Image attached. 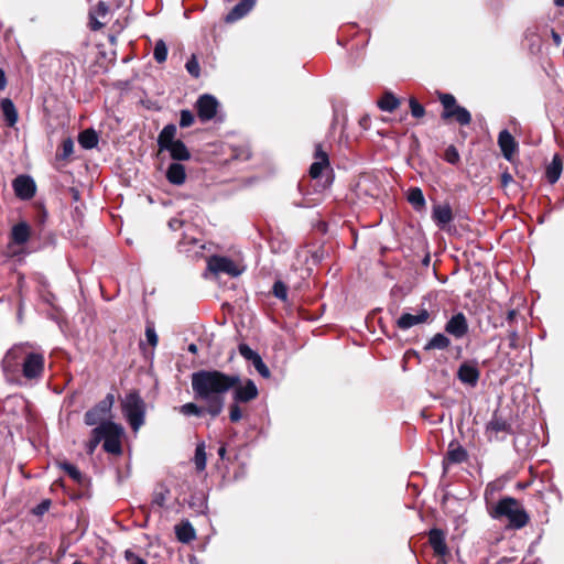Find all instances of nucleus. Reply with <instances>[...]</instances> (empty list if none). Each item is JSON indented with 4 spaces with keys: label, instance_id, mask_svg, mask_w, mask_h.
Instances as JSON below:
<instances>
[{
    "label": "nucleus",
    "instance_id": "47",
    "mask_svg": "<svg viewBox=\"0 0 564 564\" xmlns=\"http://www.w3.org/2000/svg\"><path fill=\"white\" fill-rule=\"evenodd\" d=\"M74 152V143L70 139H66L62 143V154L63 159L68 158Z\"/></svg>",
    "mask_w": 564,
    "mask_h": 564
},
{
    "label": "nucleus",
    "instance_id": "22",
    "mask_svg": "<svg viewBox=\"0 0 564 564\" xmlns=\"http://www.w3.org/2000/svg\"><path fill=\"white\" fill-rule=\"evenodd\" d=\"M165 177L169 183L181 186L186 181V171L180 162L171 163L166 170Z\"/></svg>",
    "mask_w": 564,
    "mask_h": 564
},
{
    "label": "nucleus",
    "instance_id": "45",
    "mask_svg": "<svg viewBox=\"0 0 564 564\" xmlns=\"http://www.w3.org/2000/svg\"><path fill=\"white\" fill-rule=\"evenodd\" d=\"M241 417H242V413H241L239 403H236V401H234V403L230 404V406H229V419L231 422L236 423V422L240 421Z\"/></svg>",
    "mask_w": 564,
    "mask_h": 564
},
{
    "label": "nucleus",
    "instance_id": "36",
    "mask_svg": "<svg viewBox=\"0 0 564 564\" xmlns=\"http://www.w3.org/2000/svg\"><path fill=\"white\" fill-rule=\"evenodd\" d=\"M61 468L76 482L80 484L83 481V475L80 470L73 464L64 462L61 463Z\"/></svg>",
    "mask_w": 564,
    "mask_h": 564
},
{
    "label": "nucleus",
    "instance_id": "30",
    "mask_svg": "<svg viewBox=\"0 0 564 564\" xmlns=\"http://www.w3.org/2000/svg\"><path fill=\"white\" fill-rule=\"evenodd\" d=\"M449 345H451V340L444 334L437 333L429 340V343L425 345L424 349L425 350H431V349L443 350V349L448 348Z\"/></svg>",
    "mask_w": 564,
    "mask_h": 564
},
{
    "label": "nucleus",
    "instance_id": "63",
    "mask_svg": "<svg viewBox=\"0 0 564 564\" xmlns=\"http://www.w3.org/2000/svg\"><path fill=\"white\" fill-rule=\"evenodd\" d=\"M73 564H83L80 561H75Z\"/></svg>",
    "mask_w": 564,
    "mask_h": 564
},
{
    "label": "nucleus",
    "instance_id": "23",
    "mask_svg": "<svg viewBox=\"0 0 564 564\" xmlns=\"http://www.w3.org/2000/svg\"><path fill=\"white\" fill-rule=\"evenodd\" d=\"M0 109L6 120V124L10 128L14 127L19 120V113L13 101L10 98L1 99Z\"/></svg>",
    "mask_w": 564,
    "mask_h": 564
},
{
    "label": "nucleus",
    "instance_id": "3",
    "mask_svg": "<svg viewBox=\"0 0 564 564\" xmlns=\"http://www.w3.org/2000/svg\"><path fill=\"white\" fill-rule=\"evenodd\" d=\"M177 128L175 124H166L158 137V145L160 151H169L174 161H187L191 159V153L181 140H175Z\"/></svg>",
    "mask_w": 564,
    "mask_h": 564
},
{
    "label": "nucleus",
    "instance_id": "13",
    "mask_svg": "<svg viewBox=\"0 0 564 564\" xmlns=\"http://www.w3.org/2000/svg\"><path fill=\"white\" fill-rule=\"evenodd\" d=\"M232 399L236 403H247L254 400L258 397V388L256 383L248 379L245 383L241 381L232 387Z\"/></svg>",
    "mask_w": 564,
    "mask_h": 564
},
{
    "label": "nucleus",
    "instance_id": "51",
    "mask_svg": "<svg viewBox=\"0 0 564 564\" xmlns=\"http://www.w3.org/2000/svg\"><path fill=\"white\" fill-rule=\"evenodd\" d=\"M182 220L180 219H171L169 221V226L173 229V230H177L182 227Z\"/></svg>",
    "mask_w": 564,
    "mask_h": 564
},
{
    "label": "nucleus",
    "instance_id": "57",
    "mask_svg": "<svg viewBox=\"0 0 564 564\" xmlns=\"http://www.w3.org/2000/svg\"><path fill=\"white\" fill-rule=\"evenodd\" d=\"M101 26H102V23H100V22H98V21H94V22H93V25H91L93 30H98V29H100Z\"/></svg>",
    "mask_w": 564,
    "mask_h": 564
},
{
    "label": "nucleus",
    "instance_id": "29",
    "mask_svg": "<svg viewBox=\"0 0 564 564\" xmlns=\"http://www.w3.org/2000/svg\"><path fill=\"white\" fill-rule=\"evenodd\" d=\"M408 200L416 210H421L425 207V198L420 187L409 189Z\"/></svg>",
    "mask_w": 564,
    "mask_h": 564
},
{
    "label": "nucleus",
    "instance_id": "41",
    "mask_svg": "<svg viewBox=\"0 0 564 564\" xmlns=\"http://www.w3.org/2000/svg\"><path fill=\"white\" fill-rule=\"evenodd\" d=\"M186 70L194 77L198 78L200 75V67L199 63L195 55H192V57L186 62Z\"/></svg>",
    "mask_w": 564,
    "mask_h": 564
},
{
    "label": "nucleus",
    "instance_id": "24",
    "mask_svg": "<svg viewBox=\"0 0 564 564\" xmlns=\"http://www.w3.org/2000/svg\"><path fill=\"white\" fill-rule=\"evenodd\" d=\"M256 4V0H240L227 14V22H235L243 18Z\"/></svg>",
    "mask_w": 564,
    "mask_h": 564
},
{
    "label": "nucleus",
    "instance_id": "48",
    "mask_svg": "<svg viewBox=\"0 0 564 564\" xmlns=\"http://www.w3.org/2000/svg\"><path fill=\"white\" fill-rule=\"evenodd\" d=\"M50 506H51V501L48 499L43 500L41 503H39L34 508L33 513L36 516H42L50 509Z\"/></svg>",
    "mask_w": 564,
    "mask_h": 564
},
{
    "label": "nucleus",
    "instance_id": "35",
    "mask_svg": "<svg viewBox=\"0 0 564 564\" xmlns=\"http://www.w3.org/2000/svg\"><path fill=\"white\" fill-rule=\"evenodd\" d=\"M153 57L158 63H164L167 57V46L163 40H159L155 43L153 50Z\"/></svg>",
    "mask_w": 564,
    "mask_h": 564
},
{
    "label": "nucleus",
    "instance_id": "58",
    "mask_svg": "<svg viewBox=\"0 0 564 564\" xmlns=\"http://www.w3.org/2000/svg\"><path fill=\"white\" fill-rule=\"evenodd\" d=\"M555 6L564 7V0H554Z\"/></svg>",
    "mask_w": 564,
    "mask_h": 564
},
{
    "label": "nucleus",
    "instance_id": "21",
    "mask_svg": "<svg viewBox=\"0 0 564 564\" xmlns=\"http://www.w3.org/2000/svg\"><path fill=\"white\" fill-rule=\"evenodd\" d=\"M498 145L506 160L511 161L518 150V143L508 130H502L498 135Z\"/></svg>",
    "mask_w": 564,
    "mask_h": 564
},
{
    "label": "nucleus",
    "instance_id": "6",
    "mask_svg": "<svg viewBox=\"0 0 564 564\" xmlns=\"http://www.w3.org/2000/svg\"><path fill=\"white\" fill-rule=\"evenodd\" d=\"M28 344L14 345L4 355L1 367L8 380H15L28 354Z\"/></svg>",
    "mask_w": 564,
    "mask_h": 564
},
{
    "label": "nucleus",
    "instance_id": "46",
    "mask_svg": "<svg viewBox=\"0 0 564 564\" xmlns=\"http://www.w3.org/2000/svg\"><path fill=\"white\" fill-rule=\"evenodd\" d=\"M239 354L246 359L251 361L256 356L257 351L252 350L247 344H240L238 347Z\"/></svg>",
    "mask_w": 564,
    "mask_h": 564
},
{
    "label": "nucleus",
    "instance_id": "26",
    "mask_svg": "<svg viewBox=\"0 0 564 564\" xmlns=\"http://www.w3.org/2000/svg\"><path fill=\"white\" fill-rule=\"evenodd\" d=\"M30 226L26 223H19L12 227L11 239L15 245H24L30 238Z\"/></svg>",
    "mask_w": 564,
    "mask_h": 564
},
{
    "label": "nucleus",
    "instance_id": "1",
    "mask_svg": "<svg viewBox=\"0 0 564 564\" xmlns=\"http://www.w3.org/2000/svg\"><path fill=\"white\" fill-rule=\"evenodd\" d=\"M194 398L206 404L207 414L218 416L225 406V395L240 382L238 375L219 370H199L191 377Z\"/></svg>",
    "mask_w": 564,
    "mask_h": 564
},
{
    "label": "nucleus",
    "instance_id": "56",
    "mask_svg": "<svg viewBox=\"0 0 564 564\" xmlns=\"http://www.w3.org/2000/svg\"><path fill=\"white\" fill-rule=\"evenodd\" d=\"M218 455L221 459L225 458V455H226V447L224 445H221L219 448H218Z\"/></svg>",
    "mask_w": 564,
    "mask_h": 564
},
{
    "label": "nucleus",
    "instance_id": "11",
    "mask_svg": "<svg viewBox=\"0 0 564 564\" xmlns=\"http://www.w3.org/2000/svg\"><path fill=\"white\" fill-rule=\"evenodd\" d=\"M45 359L40 352L29 351L22 362L21 372L29 380L39 379L44 371Z\"/></svg>",
    "mask_w": 564,
    "mask_h": 564
},
{
    "label": "nucleus",
    "instance_id": "25",
    "mask_svg": "<svg viewBox=\"0 0 564 564\" xmlns=\"http://www.w3.org/2000/svg\"><path fill=\"white\" fill-rule=\"evenodd\" d=\"M175 535L182 543H189L196 538V532L189 521H183L175 527Z\"/></svg>",
    "mask_w": 564,
    "mask_h": 564
},
{
    "label": "nucleus",
    "instance_id": "60",
    "mask_svg": "<svg viewBox=\"0 0 564 564\" xmlns=\"http://www.w3.org/2000/svg\"><path fill=\"white\" fill-rule=\"evenodd\" d=\"M436 564H447V562L445 561V557H440Z\"/></svg>",
    "mask_w": 564,
    "mask_h": 564
},
{
    "label": "nucleus",
    "instance_id": "59",
    "mask_svg": "<svg viewBox=\"0 0 564 564\" xmlns=\"http://www.w3.org/2000/svg\"><path fill=\"white\" fill-rule=\"evenodd\" d=\"M188 350L192 352L196 351V346L194 344L189 345Z\"/></svg>",
    "mask_w": 564,
    "mask_h": 564
},
{
    "label": "nucleus",
    "instance_id": "55",
    "mask_svg": "<svg viewBox=\"0 0 564 564\" xmlns=\"http://www.w3.org/2000/svg\"><path fill=\"white\" fill-rule=\"evenodd\" d=\"M516 314H517V313H516V311H514V310H510V311L508 312V314H507V319H508L509 322H512V321L514 319V317H516Z\"/></svg>",
    "mask_w": 564,
    "mask_h": 564
},
{
    "label": "nucleus",
    "instance_id": "19",
    "mask_svg": "<svg viewBox=\"0 0 564 564\" xmlns=\"http://www.w3.org/2000/svg\"><path fill=\"white\" fill-rule=\"evenodd\" d=\"M445 332L456 339L463 338L468 333L466 316L462 312L454 314L445 324Z\"/></svg>",
    "mask_w": 564,
    "mask_h": 564
},
{
    "label": "nucleus",
    "instance_id": "32",
    "mask_svg": "<svg viewBox=\"0 0 564 564\" xmlns=\"http://www.w3.org/2000/svg\"><path fill=\"white\" fill-rule=\"evenodd\" d=\"M78 142L84 149H93L98 144V135L93 129H88L79 134Z\"/></svg>",
    "mask_w": 564,
    "mask_h": 564
},
{
    "label": "nucleus",
    "instance_id": "33",
    "mask_svg": "<svg viewBox=\"0 0 564 564\" xmlns=\"http://www.w3.org/2000/svg\"><path fill=\"white\" fill-rule=\"evenodd\" d=\"M400 105L399 99L391 93H386L378 101V107L383 111L392 112Z\"/></svg>",
    "mask_w": 564,
    "mask_h": 564
},
{
    "label": "nucleus",
    "instance_id": "20",
    "mask_svg": "<svg viewBox=\"0 0 564 564\" xmlns=\"http://www.w3.org/2000/svg\"><path fill=\"white\" fill-rule=\"evenodd\" d=\"M431 217L440 229H445L454 219L453 210L448 203L433 205Z\"/></svg>",
    "mask_w": 564,
    "mask_h": 564
},
{
    "label": "nucleus",
    "instance_id": "50",
    "mask_svg": "<svg viewBox=\"0 0 564 564\" xmlns=\"http://www.w3.org/2000/svg\"><path fill=\"white\" fill-rule=\"evenodd\" d=\"M126 558H127L128 561H130V562H131V564H147V562H145L142 557H140V556L135 555V554H134L132 551H130V550H127V551H126Z\"/></svg>",
    "mask_w": 564,
    "mask_h": 564
},
{
    "label": "nucleus",
    "instance_id": "53",
    "mask_svg": "<svg viewBox=\"0 0 564 564\" xmlns=\"http://www.w3.org/2000/svg\"><path fill=\"white\" fill-rule=\"evenodd\" d=\"M501 181H502L503 185H507L508 183H510L512 181V176L509 173H503L501 175Z\"/></svg>",
    "mask_w": 564,
    "mask_h": 564
},
{
    "label": "nucleus",
    "instance_id": "39",
    "mask_svg": "<svg viewBox=\"0 0 564 564\" xmlns=\"http://www.w3.org/2000/svg\"><path fill=\"white\" fill-rule=\"evenodd\" d=\"M444 160L451 164H457L460 160L459 152L455 145H449L444 152Z\"/></svg>",
    "mask_w": 564,
    "mask_h": 564
},
{
    "label": "nucleus",
    "instance_id": "42",
    "mask_svg": "<svg viewBox=\"0 0 564 564\" xmlns=\"http://www.w3.org/2000/svg\"><path fill=\"white\" fill-rule=\"evenodd\" d=\"M272 292L275 297L286 301L288 299V286L282 281H276L273 284Z\"/></svg>",
    "mask_w": 564,
    "mask_h": 564
},
{
    "label": "nucleus",
    "instance_id": "2",
    "mask_svg": "<svg viewBox=\"0 0 564 564\" xmlns=\"http://www.w3.org/2000/svg\"><path fill=\"white\" fill-rule=\"evenodd\" d=\"M489 516L495 520H508V528L519 530L524 528L530 520L528 512L521 502L513 497H503L495 506L490 507Z\"/></svg>",
    "mask_w": 564,
    "mask_h": 564
},
{
    "label": "nucleus",
    "instance_id": "18",
    "mask_svg": "<svg viewBox=\"0 0 564 564\" xmlns=\"http://www.w3.org/2000/svg\"><path fill=\"white\" fill-rule=\"evenodd\" d=\"M480 371L477 361H465L457 370V378L465 384L475 387L478 383Z\"/></svg>",
    "mask_w": 564,
    "mask_h": 564
},
{
    "label": "nucleus",
    "instance_id": "40",
    "mask_svg": "<svg viewBox=\"0 0 564 564\" xmlns=\"http://www.w3.org/2000/svg\"><path fill=\"white\" fill-rule=\"evenodd\" d=\"M145 337H147L148 343L152 347H155L158 345L159 338H158V335H156L153 322H150V321L147 322V325H145Z\"/></svg>",
    "mask_w": 564,
    "mask_h": 564
},
{
    "label": "nucleus",
    "instance_id": "17",
    "mask_svg": "<svg viewBox=\"0 0 564 564\" xmlns=\"http://www.w3.org/2000/svg\"><path fill=\"white\" fill-rule=\"evenodd\" d=\"M314 160L310 167V176L317 180L322 176L323 171L330 169L328 154L319 143L315 145Z\"/></svg>",
    "mask_w": 564,
    "mask_h": 564
},
{
    "label": "nucleus",
    "instance_id": "52",
    "mask_svg": "<svg viewBox=\"0 0 564 564\" xmlns=\"http://www.w3.org/2000/svg\"><path fill=\"white\" fill-rule=\"evenodd\" d=\"M7 86V77L4 70L0 68V90H3Z\"/></svg>",
    "mask_w": 564,
    "mask_h": 564
},
{
    "label": "nucleus",
    "instance_id": "43",
    "mask_svg": "<svg viewBox=\"0 0 564 564\" xmlns=\"http://www.w3.org/2000/svg\"><path fill=\"white\" fill-rule=\"evenodd\" d=\"M409 105L411 109V115L414 118H422L425 115L424 107L415 98H410Z\"/></svg>",
    "mask_w": 564,
    "mask_h": 564
},
{
    "label": "nucleus",
    "instance_id": "31",
    "mask_svg": "<svg viewBox=\"0 0 564 564\" xmlns=\"http://www.w3.org/2000/svg\"><path fill=\"white\" fill-rule=\"evenodd\" d=\"M177 411L185 415V416H203L205 413H207V410H206V404H204V406H199L197 405L196 403H193V402H188V403H185L183 405H181Z\"/></svg>",
    "mask_w": 564,
    "mask_h": 564
},
{
    "label": "nucleus",
    "instance_id": "16",
    "mask_svg": "<svg viewBox=\"0 0 564 564\" xmlns=\"http://www.w3.org/2000/svg\"><path fill=\"white\" fill-rule=\"evenodd\" d=\"M429 544L431 545L434 555L437 557H445L449 555V549L446 544V534L443 530L433 528L427 533Z\"/></svg>",
    "mask_w": 564,
    "mask_h": 564
},
{
    "label": "nucleus",
    "instance_id": "54",
    "mask_svg": "<svg viewBox=\"0 0 564 564\" xmlns=\"http://www.w3.org/2000/svg\"><path fill=\"white\" fill-rule=\"evenodd\" d=\"M552 37L556 45L561 44V36L556 32L552 31Z\"/></svg>",
    "mask_w": 564,
    "mask_h": 564
},
{
    "label": "nucleus",
    "instance_id": "7",
    "mask_svg": "<svg viewBox=\"0 0 564 564\" xmlns=\"http://www.w3.org/2000/svg\"><path fill=\"white\" fill-rule=\"evenodd\" d=\"M440 101L443 106L442 119L447 121L454 119L460 126H468L471 122L470 112L459 105H457L455 97L452 94H441Z\"/></svg>",
    "mask_w": 564,
    "mask_h": 564
},
{
    "label": "nucleus",
    "instance_id": "61",
    "mask_svg": "<svg viewBox=\"0 0 564 564\" xmlns=\"http://www.w3.org/2000/svg\"><path fill=\"white\" fill-rule=\"evenodd\" d=\"M328 185H329V182L326 181V183L323 185V188H326V186H328Z\"/></svg>",
    "mask_w": 564,
    "mask_h": 564
},
{
    "label": "nucleus",
    "instance_id": "37",
    "mask_svg": "<svg viewBox=\"0 0 564 564\" xmlns=\"http://www.w3.org/2000/svg\"><path fill=\"white\" fill-rule=\"evenodd\" d=\"M105 431L98 432V426H96L91 432V437L87 443V453L93 454L98 444L102 441V435Z\"/></svg>",
    "mask_w": 564,
    "mask_h": 564
},
{
    "label": "nucleus",
    "instance_id": "28",
    "mask_svg": "<svg viewBox=\"0 0 564 564\" xmlns=\"http://www.w3.org/2000/svg\"><path fill=\"white\" fill-rule=\"evenodd\" d=\"M467 452L459 445L449 444L448 452L444 458V464H459L466 460Z\"/></svg>",
    "mask_w": 564,
    "mask_h": 564
},
{
    "label": "nucleus",
    "instance_id": "38",
    "mask_svg": "<svg viewBox=\"0 0 564 564\" xmlns=\"http://www.w3.org/2000/svg\"><path fill=\"white\" fill-rule=\"evenodd\" d=\"M251 364L256 368V370L263 377L269 378L270 377V370L263 362L261 356L257 354V356L251 360Z\"/></svg>",
    "mask_w": 564,
    "mask_h": 564
},
{
    "label": "nucleus",
    "instance_id": "14",
    "mask_svg": "<svg viewBox=\"0 0 564 564\" xmlns=\"http://www.w3.org/2000/svg\"><path fill=\"white\" fill-rule=\"evenodd\" d=\"M431 315L426 308L417 310L415 313H403L397 319V326L402 330H406L413 326L427 323Z\"/></svg>",
    "mask_w": 564,
    "mask_h": 564
},
{
    "label": "nucleus",
    "instance_id": "10",
    "mask_svg": "<svg viewBox=\"0 0 564 564\" xmlns=\"http://www.w3.org/2000/svg\"><path fill=\"white\" fill-rule=\"evenodd\" d=\"M115 403V397L108 393L100 402L85 413L84 421L87 425L93 426L104 423L107 415L110 413Z\"/></svg>",
    "mask_w": 564,
    "mask_h": 564
},
{
    "label": "nucleus",
    "instance_id": "27",
    "mask_svg": "<svg viewBox=\"0 0 564 564\" xmlns=\"http://www.w3.org/2000/svg\"><path fill=\"white\" fill-rule=\"evenodd\" d=\"M563 169L562 159L558 154H555L551 163L546 166L545 175L549 183L554 184L558 181Z\"/></svg>",
    "mask_w": 564,
    "mask_h": 564
},
{
    "label": "nucleus",
    "instance_id": "44",
    "mask_svg": "<svg viewBox=\"0 0 564 564\" xmlns=\"http://www.w3.org/2000/svg\"><path fill=\"white\" fill-rule=\"evenodd\" d=\"M194 123V115L191 110L183 109L180 112V126L182 128L191 127Z\"/></svg>",
    "mask_w": 564,
    "mask_h": 564
},
{
    "label": "nucleus",
    "instance_id": "8",
    "mask_svg": "<svg viewBox=\"0 0 564 564\" xmlns=\"http://www.w3.org/2000/svg\"><path fill=\"white\" fill-rule=\"evenodd\" d=\"M104 432L102 447L105 452L113 455L122 453L121 437L123 435V427L112 421H107L98 425V432Z\"/></svg>",
    "mask_w": 564,
    "mask_h": 564
},
{
    "label": "nucleus",
    "instance_id": "49",
    "mask_svg": "<svg viewBox=\"0 0 564 564\" xmlns=\"http://www.w3.org/2000/svg\"><path fill=\"white\" fill-rule=\"evenodd\" d=\"M95 11L98 17L105 18L109 12V6L104 1H99L96 6Z\"/></svg>",
    "mask_w": 564,
    "mask_h": 564
},
{
    "label": "nucleus",
    "instance_id": "12",
    "mask_svg": "<svg viewBox=\"0 0 564 564\" xmlns=\"http://www.w3.org/2000/svg\"><path fill=\"white\" fill-rule=\"evenodd\" d=\"M12 187L17 197L23 200L31 199L36 191V185L29 175L17 176L12 182Z\"/></svg>",
    "mask_w": 564,
    "mask_h": 564
},
{
    "label": "nucleus",
    "instance_id": "34",
    "mask_svg": "<svg viewBox=\"0 0 564 564\" xmlns=\"http://www.w3.org/2000/svg\"><path fill=\"white\" fill-rule=\"evenodd\" d=\"M206 460L205 444L200 443L196 446L194 456L195 467L198 471H203L206 468Z\"/></svg>",
    "mask_w": 564,
    "mask_h": 564
},
{
    "label": "nucleus",
    "instance_id": "15",
    "mask_svg": "<svg viewBox=\"0 0 564 564\" xmlns=\"http://www.w3.org/2000/svg\"><path fill=\"white\" fill-rule=\"evenodd\" d=\"M196 108L200 121H209L217 113L218 101L212 95H203L196 101Z\"/></svg>",
    "mask_w": 564,
    "mask_h": 564
},
{
    "label": "nucleus",
    "instance_id": "62",
    "mask_svg": "<svg viewBox=\"0 0 564 564\" xmlns=\"http://www.w3.org/2000/svg\"><path fill=\"white\" fill-rule=\"evenodd\" d=\"M516 336H517V334H516V333H512V334H511V339H514V338H516Z\"/></svg>",
    "mask_w": 564,
    "mask_h": 564
},
{
    "label": "nucleus",
    "instance_id": "5",
    "mask_svg": "<svg viewBox=\"0 0 564 564\" xmlns=\"http://www.w3.org/2000/svg\"><path fill=\"white\" fill-rule=\"evenodd\" d=\"M121 409L131 429L137 432L143 425L145 415V403L139 392L131 391L126 394Z\"/></svg>",
    "mask_w": 564,
    "mask_h": 564
},
{
    "label": "nucleus",
    "instance_id": "4",
    "mask_svg": "<svg viewBox=\"0 0 564 564\" xmlns=\"http://www.w3.org/2000/svg\"><path fill=\"white\" fill-rule=\"evenodd\" d=\"M514 434L513 420L502 410H495L485 426V435L489 442L505 441L508 435Z\"/></svg>",
    "mask_w": 564,
    "mask_h": 564
},
{
    "label": "nucleus",
    "instance_id": "9",
    "mask_svg": "<svg viewBox=\"0 0 564 564\" xmlns=\"http://www.w3.org/2000/svg\"><path fill=\"white\" fill-rule=\"evenodd\" d=\"M208 270L216 274H227L236 278L242 273V269L230 258L224 256H212L207 260Z\"/></svg>",
    "mask_w": 564,
    "mask_h": 564
}]
</instances>
